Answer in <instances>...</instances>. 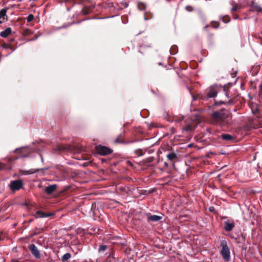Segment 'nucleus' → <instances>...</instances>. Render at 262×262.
I'll list each match as a JSON object with an SVG mask.
<instances>
[{
	"mask_svg": "<svg viewBox=\"0 0 262 262\" xmlns=\"http://www.w3.org/2000/svg\"><path fill=\"white\" fill-rule=\"evenodd\" d=\"M36 214L37 215L38 217H47L52 215V214L46 213L40 211H37L36 212Z\"/></svg>",
	"mask_w": 262,
	"mask_h": 262,
	"instance_id": "9b49d317",
	"label": "nucleus"
},
{
	"mask_svg": "<svg viewBox=\"0 0 262 262\" xmlns=\"http://www.w3.org/2000/svg\"><path fill=\"white\" fill-rule=\"evenodd\" d=\"M11 28L10 27L7 28L5 30L0 33V36L3 38H6L11 33Z\"/></svg>",
	"mask_w": 262,
	"mask_h": 262,
	"instance_id": "6e6552de",
	"label": "nucleus"
},
{
	"mask_svg": "<svg viewBox=\"0 0 262 262\" xmlns=\"http://www.w3.org/2000/svg\"><path fill=\"white\" fill-rule=\"evenodd\" d=\"M96 150L98 154L102 156L108 155L113 151L111 148L101 145L97 146Z\"/></svg>",
	"mask_w": 262,
	"mask_h": 262,
	"instance_id": "20e7f679",
	"label": "nucleus"
},
{
	"mask_svg": "<svg viewBox=\"0 0 262 262\" xmlns=\"http://www.w3.org/2000/svg\"><path fill=\"white\" fill-rule=\"evenodd\" d=\"M3 47L5 49L11 48V46L9 45H4Z\"/></svg>",
	"mask_w": 262,
	"mask_h": 262,
	"instance_id": "393cba45",
	"label": "nucleus"
},
{
	"mask_svg": "<svg viewBox=\"0 0 262 262\" xmlns=\"http://www.w3.org/2000/svg\"><path fill=\"white\" fill-rule=\"evenodd\" d=\"M138 8L140 10H144L146 8V6L143 3L139 2L138 4Z\"/></svg>",
	"mask_w": 262,
	"mask_h": 262,
	"instance_id": "f3484780",
	"label": "nucleus"
},
{
	"mask_svg": "<svg viewBox=\"0 0 262 262\" xmlns=\"http://www.w3.org/2000/svg\"><path fill=\"white\" fill-rule=\"evenodd\" d=\"M38 170H39V169H36L35 171H32V170H30L29 171H26V174H29L34 173Z\"/></svg>",
	"mask_w": 262,
	"mask_h": 262,
	"instance_id": "4be33fe9",
	"label": "nucleus"
},
{
	"mask_svg": "<svg viewBox=\"0 0 262 262\" xmlns=\"http://www.w3.org/2000/svg\"><path fill=\"white\" fill-rule=\"evenodd\" d=\"M106 249V246L105 245H101L99 247V250L100 251H104Z\"/></svg>",
	"mask_w": 262,
	"mask_h": 262,
	"instance_id": "aec40b11",
	"label": "nucleus"
},
{
	"mask_svg": "<svg viewBox=\"0 0 262 262\" xmlns=\"http://www.w3.org/2000/svg\"><path fill=\"white\" fill-rule=\"evenodd\" d=\"M3 23V21H0V23H1H1Z\"/></svg>",
	"mask_w": 262,
	"mask_h": 262,
	"instance_id": "473e14b6",
	"label": "nucleus"
},
{
	"mask_svg": "<svg viewBox=\"0 0 262 262\" xmlns=\"http://www.w3.org/2000/svg\"><path fill=\"white\" fill-rule=\"evenodd\" d=\"M7 8L3 9L0 11V18H4V17L6 15V13L7 11Z\"/></svg>",
	"mask_w": 262,
	"mask_h": 262,
	"instance_id": "dca6fc26",
	"label": "nucleus"
},
{
	"mask_svg": "<svg viewBox=\"0 0 262 262\" xmlns=\"http://www.w3.org/2000/svg\"><path fill=\"white\" fill-rule=\"evenodd\" d=\"M221 245L222 246L221 253L223 259L226 261H229L230 259V252L226 241H222Z\"/></svg>",
	"mask_w": 262,
	"mask_h": 262,
	"instance_id": "f03ea898",
	"label": "nucleus"
},
{
	"mask_svg": "<svg viewBox=\"0 0 262 262\" xmlns=\"http://www.w3.org/2000/svg\"><path fill=\"white\" fill-rule=\"evenodd\" d=\"M212 116L217 121H224L229 117V114L227 111L222 110L213 112L212 114Z\"/></svg>",
	"mask_w": 262,
	"mask_h": 262,
	"instance_id": "f257e3e1",
	"label": "nucleus"
},
{
	"mask_svg": "<svg viewBox=\"0 0 262 262\" xmlns=\"http://www.w3.org/2000/svg\"><path fill=\"white\" fill-rule=\"evenodd\" d=\"M115 142H118V139H116V140H115Z\"/></svg>",
	"mask_w": 262,
	"mask_h": 262,
	"instance_id": "cd10ccee",
	"label": "nucleus"
},
{
	"mask_svg": "<svg viewBox=\"0 0 262 262\" xmlns=\"http://www.w3.org/2000/svg\"><path fill=\"white\" fill-rule=\"evenodd\" d=\"M222 93H223L224 94H225V92L224 89V90H223V91H222Z\"/></svg>",
	"mask_w": 262,
	"mask_h": 262,
	"instance_id": "bb28decb",
	"label": "nucleus"
},
{
	"mask_svg": "<svg viewBox=\"0 0 262 262\" xmlns=\"http://www.w3.org/2000/svg\"><path fill=\"white\" fill-rule=\"evenodd\" d=\"M183 130L184 131L186 132H189L191 130V125L189 124L188 125L186 126L185 127L183 128Z\"/></svg>",
	"mask_w": 262,
	"mask_h": 262,
	"instance_id": "6ab92c4d",
	"label": "nucleus"
},
{
	"mask_svg": "<svg viewBox=\"0 0 262 262\" xmlns=\"http://www.w3.org/2000/svg\"><path fill=\"white\" fill-rule=\"evenodd\" d=\"M23 185V181L20 180H17L11 181L10 184V188L13 191H16L20 189Z\"/></svg>",
	"mask_w": 262,
	"mask_h": 262,
	"instance_id": "39448f33",
	"label": "nucleus"
},
{
	"mask_svg": "<svg viewBox=\"0 0 262 262\" xmlns=\"http://www.w3.org/2000/svg\"><path fill=\"white\" fill-rule=\"evenodd\" d=\"M57 188V186L56 184L49 185L45 188V192L47 194H50L54 192Z\"/></svg>",
	"mask_w": 262,
	"mask_h": 262,
	"instance_id": "0eeeda50",
	"label": "nucleus"
},
{
	"mask_svg": "<svg viewBox=\"0 0 262 262\" xmlns=\"http://www.w3.org/2000/svg\"><path fill=\"white\" fill-rule=\"evenodd\" d=\"M210 211H212V209H211V208L209 209Z\"/></svg>",
	"mask_w": 262,
	"mask_h": 262,
	"instance_id": "2f4dec72",
	"label": "nucleus"
},
{
	"mask_svg": "<svg viewBox=\"0 0 262 262\" xmlns=\"http://www.w3.org/2000/svg\"><path fill=\"white\" fill-rule=\"evenodd\" d=\"M183 119V118H178V119H175V121L176 122H179L180 121H181V120Z\"/></svg>",
	"mask_w": 262,
	"mask_h": 262,
	"instance_id": "a878e982",
	"label": "nucleus"
},
{
	"mask_svg": "<svg viewBox=\"0 0 262 262\" xmlns=\"http://www.w3.org/2000/svg\"><path fill=\"white\" fill-rule=\"evenodd\" d=\"M234 227V223L233 221L231 222L227 221L225 222L224 229L226 231H230L232 230Z\"/></svg>",
	"mask_w": 262,
	"mask_h": 262,
	"instance_id": "1a4fd4ad",
	"label": "nucleus"
},
{
	"mask_svg": "<svg viewBox=\"0 0 262 262\" xmlns=\"http://www.w3.org/2000/svg\"><path fill=\"white\" fill-rule=\"evenodd\" d=\"M162 216L157 215H150L148 216V221L158 222L162 219Z\"/></svg>",
	"mask_w": 262,
	"mask_h": 262,
	"instance_id": "9d476101",
	"label": "nucleus"
},
{
	"mask_svg": "<svg viewBox=\"0 0 262 262\" xmlns=\"http://www.w3.org/2000/svg\"><path fill=\"white\" fill-rule=\"evenodd\" d=\"M29 248L31 251L32 253L36 258H39L40 254L37 248L34 244H31L29 245Z\"/></svg>",
	"mask_w": 262,
	"mask_h": 262,
	"instance_id": "423d86ee",
	"label": "nucleus"
},
{
	"mask_svg": "<svg viewBox=\"0 0 262 262\" xmlns=\"http://www.w3.org/2000/svg\"><path fill=\"white\" fill-rule=\"evenodd\" d=\"M208 25H206V26L205 27V28H208Z\"/></svg>",
	"mask_w": 262,
	"mask_h": 262,
	"instance_id": "c85d7f7f",
	"label": "nucleus"
},
{
	"mask_svg": "<svg viewBox=\"0 0 262 262\" xmlns=\"http://www.w3.org/2000/svg\"><path fill=\"white\" fill-rule=\"evenodd\" d=\"M165 165L166 166H168V164H167V163H165Z\"/></svg>",
	"mask_w": 262,
	"mask_h": 262,
	"instance_id": "7c9ffc66",
	"label": "nucleus"
},
{
	"mask_svg": "<svg viewBox=\"0 0 262 262\" xmlns=\"http://www.w3.org/2000/svg\"><path fill=\"white\" fill-rule=\"evenodd\" d=\"M18 150H19V149L17 148V149H16L14 150V151H17Z\"/></svg>",
	"mask_w": 262,
	"mask_h": 262,
	"instance_id": "c756f323",
	"label": "nucleus"
},
{
	"mask_svg": "<svg viewBox=\"0 0 262 262\" xmlns=\"http://www.w3.org/2000/svg\"><path fill=\"white\" fill-rule=\"evenodd\" d=\"M71 257V255L70 253H67L66 254H64L62 258H61V260H62V261H65L68 259H69Z\"/></svg>",
	"mask_w": 262,
	"mask_h": 262,
	"instance_id": "2eb2a0df",
	"label": "nucleus"
},
{
	"mask_svg": "<svg viewBox=\"0 0 262 262\" xmlns=\"http://www.w3.org/2000/svg\"><path fill=\"white\" fill-rule=\"evenodd\" d=\"M168 160L172 161L177 158V154L174 152H170L166 155Z\"/></svg>",
	"mask_w": 262,
	"mask_h": 262,
	"instance_id": "f8f14e48",
	"label": "nucleus"
},
{
	"mask_svg": "<svg viewBox=\"0 0 262 262\" xmlns=\"http://www.w3.org/2000/svg\"><path fill=\"white\" fill-rule=\"evenodd\" d=\"M26 19L28 22H31L34 19V15L31 14H29Z\"/></svg>",
	"mask_w": 262,
	"mask_h": 262,
	"instance_id": "a211bd4d",
	"label": "nucleus"
},
{
	"mask_svg": "<svg viewBox=\"0 0 262 262\" xmlns=\"http://www.w3.org/2000/svg\"><path fill=\"white\" fill-rule=\"evenodd\" d=\"M186 10H187L188 11H189V12H191L193 10V8L191 6H187L186 7Z\"/></svg>",
	"mask_w": 262,
	"mask_h": 262,
	"instance_id": "5701e85b",
	"label": "nucleus"
},
{
	"mask_svg": "<svg viewBox=\"0 0 262 262\" xmlns=\"http://www.w3.org/2000/svg\"><path fill=\"white\" fill-rule=\"evenodd\" d=\"M221 136L222 139L225 140L229 141L233 139L232 136L229 134H222Z\"/></svg>",
	"mask_w": 262,
	"mask_h": 262,
	"instance_id": "4468645a",
	"label": "nucleus"
},
{
	"mask_svg": "<svg viewBox=\"0 0 262 262\" xmlns=\"http://www.w3.org/2000/svg\"><path fill=\"white\" fill-rule=\"evenodd\" d=\"M251 7L257 12H261L262 11V9L261 7L256 4L253 3L251 4Z\"/></svg>",
	"mask_w": 262,
	"mask_h": 262,
	"instance_id": "ddd939ff",
	"label": "nucleus"
},
{
	"mask_svg": "<svg viewBox=\"0 0 262 262\" xmlns=\"http://www.w3.org/2000/svg\"><path fill=\"white\" fill-rule=\"evenodd\" d=\"M41 35V33H39L38 34H35V37L34 38H32V39H31L30 40L32 41V40H34L35 39H36L37 38H38V37Z\"/></svg>",
	"mask_w": 262,
	"mask_h": 262,
	"instance_id": "b1692460",
	"label": "nucleus"
},
{
	"mask_svg": "<svg viewBox=\"0 0 262 262\" xmlns=\"http://www.w3.org/2000/svg\"><path fill=\"white\" fill-rule=\"evenodd\" d=\"M239 9L238 5H234L231 8V11H237Z\"/></svg>",
	"mask_w": 262,
	"mask_h": 262,
	"instance_id": "412c9836",
	"label": "nucleus"
},
{
	"mask_svg": "<svg viewBox=\"0 0 262 262\" xmlns=\"http://www.w3.org/2000/svg\"><path fill=\"white\" fill-rule=\"evenodd\" d=\"M220 90H222V89L216 85L209 87L207 90V98H214L216 96V95L219 92Z\"/></svg>",
	"mask_w": 262,
	"mask_h": 262,
	"instance_id": "7ed1b4c3",
	"label": "nucleus"
}]
</instances>
